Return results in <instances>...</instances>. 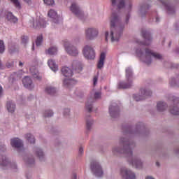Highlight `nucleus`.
I'll list each match as a JSON object with an SVG mask.
<instances>
[{
    "label": "nucleus",
    "mask_w": 179,
    "mask_h": 179,
    "mask_svg": "<svg viewBox=\"0 0 179 179\" xmlns=\"http://www.w3.org/2000/svg\"><path fill=\"white\" fill-rule=\"evenodd\" d=\"M136 52L138 57L147 64V65H150V64H152V61L154 59H162V58H163L162 55L155 52L150 50V49H145V54H143V52L141 50H137Z\"/></svg>",
    "instance_id": "obj_2"
},
{
    "label": "nucleus",
    "mask_w": 179,
    "mask_h": 179,
    "mask_svg": "<svg viewBox=\"0 0 179 179\" xmlns=\"http://www.w3.org/2000/svg\"><path fill=\"white\" fill-rule=\"evenodd\" d=\"M142 36L145 40V43H141L143 45H149L152 42V36H150V33L148 31L142 30L141 31Z\"/></svg>",
    "instance_id": "obj_13"
},
{
    "label": "nucleus",
    "mask_w": 179,
    "mask_h": 179,
    "mask_svg": "<svg viewBox=\"0 0 179 179\" xmlns=\"http://www.w3.org/2000/svg\"><path fill=\"white\" fill-rule=\"evenodd\" d=\"M47 26V23L44 20H41L37 24L36 27H45Z\"/></svg>",
    "instance_id": "obj_35"
},
{
    "label": "nucleus",
    "mask_w": 179,
    "mask_h": 179,
    "mask_svg": "<svg viewBox=\"0 0 179 179\" xmlns=\"http://www.w3.org/2000/svg\"><path fill=\"white\" fill-rule=\"evenodd\" d=\"M30 72L31 73L33 78L37 79L38 80H41V76H40V73H38V71L36 69L35 67L31 68Z\"/></svg>",
    "instance_id": "obj_22"
},
{
    "label": "nucleus",
    "mask_w": 179,
    "mask_h": 179,
    "mask_svg": "<svg viewBox=\"0 0 179 179\" xmlns=\"http://www.w3.org/2000/svg\"><path fill=\"white\" fill-rule=\"evenodd\" d=\"M57 50L56 47H52L49 48L48 51H46V53L49 54V55H55V54L57 53Z\"/></svg>",
    "instance_id": "obj_32"
},
{
    "label": "nucleus",
    "mask_w": 179,
    "mask_h": 179,
    "mask_svg": "<svg viewBox=\"0 0 179 179\" xmlns=\"http://www.w3.org/2000/svg\"><path fill=\"white\" fill-rule=\"evenodd\" d=\"M106 41H108V32L106 31L105 34Z\"/></svg>",
    "instance_id": "obj_48"
},
{
    "label": "nucleus",
    "mask_w": 179,
    "mask_h": 179,
    "mask_svg": "<svg viewBox=\"0 0 179 179\" xmlns=\"http://www.w3.org/2000/svg\"><path fill=\"white\" fill-rule=\"evenodd\" d=\"M48 15L49 17H51L52 19H55L57 20H58V19H59L58 14L54 10H50Z\"/></svg>",
    "instance_id": "obj_30"
},
{
    "label": "nucleus",
    "mask_w": 179,
    "mask_h": 179,
    "mask_svg": "<svg viewBox=\"0 0 179 179\" xmlns=\"http://www.w3.org/2000/svg\"><path fill=\"white\" fill-rule=\"evenodd\" d=\"M0 166H10V162H8L6 157L3 155L0 156Z\"/></svg>",
    "instance_id": "obj_28"
},
{
    "label": "nucleus",
    "mask_w": 179,
    "mask_h": 179,
    "mask_svg": "<svg viewBox=\"0 0 179 179\" xmlns=\"http://www.w3.org/2000/svg\"><path fill=\"white\" fill-rule=\"evenodd\" d=\"M2 94V87L0 86V96Z\"/></svg>",
    "instance_id": "obj_53"
},
{
    "label": "nucleus",
    "mask_w": 179,
    "mask_h": 179,
    "mask_svg": "<svg viewBox=\"0 0 179 179\" xmlns=\"http://www.w3.org/2000/svg\"><path fill=\"white\" fill-rule=\"evenodd\" d=\"M22 83L27 89H29L31 90L33 87H34V85L33 84V80H31V78L29 76H26L25 78H23L22 80Z\"/></svg>",
    "instance_id": "obj_15"
},
{
    "label": "nucleus",
    "mask_w": 179,
    "mask_h": 179,
    "mask_svg": "<svg viewBox=\"0 0 179 179\" xmlns=\"http://www.w3.org/2000/svg\"><path fill=\"white\" fill-rule=\"evenodd\" d=\"M131 7L132 4H131V3H129L128 9H131Z\"/></svg>",
    "instance_id": "obj_51"
},
{
    "label": "nucleus",
    "mask_w": 179,
    "mask_h": 179,
    "mask_svg": "<svg viewBox=\"0 0 179 179\" xmlns=\"http://www.w3.org/2000/svg\"><path fill=\"white\" fill-rule=\"evenodd\" d=\"M5 15L8 22H10L11 23H16V22H17V18L15 17L12 13L8 12L6 13Z\"/></svg>",
    "instance_id": "obj_23"
},
{
    "label": "nucleus",
    "mask_w": 179,
    "mask_h": 179,
    "mask_svg": "<svg viewBox=\"0 0 179 179\" xmlns=\"http://www.w3.org/2000/svg\"><path fill=\"white\" fill-rule=\"evenodd\" d=\"M156 22H159V17H156Z\"/></svg>",
    "instance_id": "obj_57"
},
{
    "label": "nucleus",
    "mask_w": 179,
    "mask_h": 179,
    "mask_svg": "<svg viewBox=\"0 0 179 179\" xmlns=\"http://www.w3.org/2000/svg\"><path fill=\"white\" fill-rule=\"evenodd\" d=\"M73 80H68V79H65L63 82L64 86H68V87H69V85H72V83H73Z\"/></svg>",
    "instance_id": "obj_39"
},
{
    "label": "nucleus",
    "mask_w": 179,
    "mask_h": 179,
    "mask_svg": "<svg viewBox=\"0 0 179 179\" xmlns=\"http://www.w3.org/2000/svg\"><path fill=\"white\" fill-rule=\"evenodd\" d=\"M167 108V104L164 102L159 101L157 103V110L158 111H164Z\"/></svg>",
    "instance_id": "obj_27"
},
{
    "label": "nucleus",
    "mask_w": 179,
    "mask_h": 179,
    "mask_svg": "<svg viewBox=\"0 0 179 179\" xmlns=\"http://www.w3.org/2000/svg\"><path fill=\"white\" fill-rule=\"evenodd\" d=\"M32 50H34V46L32 47Z\"/></svg>",
    "instance_id": "obj_60"
},
{
    "label": "nucleus",
    "mask_w": 179,
    "mask_h": 179,
    "mask_svg": "<svg viewBox=\"0 0 179 179\" xmlns=\"http://www.w3.org/2000/svg\"><path fill=\"white\" fill-rule=\"evenodd\" d=\"M16 106L12 101L7 102V110L9 113H14Z\"/></svg>",
    "instance_id": "obj_29"
},
{
    "label": "nucleus",
    "mask_w": 179,
    "mask_h": 179,
    "mask_svg": "<svg viewBox=\"0 0 179 179\" xmlns=\"http://www.w3.org/2000/svg\"><path fill=\"white\" fill-rule=\"evenodd\" d=\"M122 143L124 145V150L122 151H120V150H113V152H119V153H124L127 155V157L132 159V146H134V143H130L129 141L127 138L121 139Z\"/></svg>",
    "instance_id": "obj_3"
},
{
    "label": "nucleus",
    "mask_w": 179,
    "mask_h": 179,
    "mask_svg": "<svg viewBox=\"0 0 179 179\" xmlns=\"http://www.w3.org/2000/svg\"><path fill=\"white\" fill-rule=\"evenodd\" d=\"M36 155H37L38 157H39V159H41V157H44V153L40 149L37 150Z\"/></svg>",
    "instance_id": "obj_41"
},
{
    "label": "nucleus",
    "mask_w": 179,
    "mask_h": 179,
    "mask_svg": "<svg viewBox=\"0 0 179 179\" xmlns=\"http://www.w3.org/2000/svg\"><path fill=\"white\" fill-rule=\"evenodd\" d=\"M41 43H43V35H40L39 36L37 37L36 44L37 47L39 45H41Z\"/></svg>",
    "instance_id": "obj_36"
},
{
    "label": "nucleus",
    "mask_w": 179,
    "mask_h": 179,
    "mask_svg": "<svg viewBox=\"0 0 179 179\" xmlns=\"http://www.w3.org/2000/svg\"><path fill=\"white\" fill-rule=\"evenodd\" d=\"M159 2H161V3H162V5H164V6H165V8H166L169 12H171V13H174L175 12L174 7L170 6L168 0H159Z\"/></svg>",
    "instance_id": "obj_19"
},
{
    "label": "nucleus",
    "mask_w": 179,
    "mask_h": 179,
    "mask_svg": "<svg viewBox=\"0 0 179 179\" xmlns=\"http://www.w3.org/2000/svg\"><path fill=\"white\" fill-rule=\"evenodd\" d=\"M121 176L123 177V178L125 179H135L136 177L135 176V173H134L130 170H128L125 168H123L121 169Z\"/></svg>",
    "instance_id": "obj_11"
},
{
    "label": "nucleus",
    "mask_w": 179,
    "mask_h": 179,
    "mask_svg": "<svg viewBox=\"0 0 179 179\" xmlns=\"http://www.w3.org/2000/svg\"><path fill=\"white\" fill-rule=\"evenodd\" d=\"M0 68H2V63L0 62Z\"/></svg>",
    "instance_id": "obj_59"
},
{
    "label": "nucleus",
    "mask_w": 179,
    "mask_h": 179,
    "mask_svg": "<svg viewBox=\"0 0 179 179\" xmlns=\"http://www.w3.org/2000/svg\"><path fill=\"white\" fill-rule=\"evenodd\" d=\"M25 138L29 143H34L36 141L34 140V136L30 134H26Z\"/></svg>",
    "instance_id": "obj_31"
},
{
    "label": "nucleus",
    "mask_w": 179,
    "mask_h": 179,
    "mask_svg": "<svg viewBox=\"0 0 179 179\" xmlns=\"http://www.w3.org/2000/svg\"><path fill=\"white\" fill-rule=\"evenodd\" d=\"M11 2L15 5V8H17V9H20V3L18 0H10Z\"/></svg>",
    "instance_id": "obj_40"
},
{
    "label": "nucleus",
    "mask_w": 179,
    "mask_h": 179,
    "mask_svg": "<svg viewBox=\"0 0 179 179\" xmlns=\"http://www.w3.org/2000/svg\"><path fill=\"white\" fill-rule=\"evenodd\" d=\"M156 166L159 167V166H160V164L159 162H156Z\"/></svg>",
    "instance_id": "obj_58"
},
{
    "label": "nucleus",
    "mask_w": 179,
    "mask_h": 179,
    "mask_svg": "<svg viewBox=\"0 0 179 179\" xmlns=\"http://www.w3.org/2000/svg\"><path fill=\"white\" fill-rule=\"evenodd\" d=\"M48 65L49 68H50V69L53 71V72H57V71H58V66L57 65V64H55V62H54V60H48Z\"/></svg>",
    "instance_id": "obj_24"
},
{
    "label": "nucleus",
    "mask_w": 179,
    "mask_h": 179,
    "mask_svg": "<svg viewBox=\"0 0 179 179\" xmlns=\"http://www.w3.org/2000/svg\"><path fill=\"white\" fill-rule=\"evenodd\" d=\"M70 10L72 13H74V15H76L77 17H79V19H82V17H83V13L80 10V8H79V6H78L76 3H73L71 4Z\"/></svg>",
    "instance_id": "obj_9"
},
{
    "label": "nucleus",
    "mask_w": 179,
    "mask_h": 179,
    "mask_svg": "<svg viewBox=\"0 0 179 179\" xmlns=\"http://www.w3.org/2000/svg\"><path fill=\"white\" fill-rule=\"evenodd\" d=\"M92 125H93V120H92V118L90 117L87 118V120H86L87 129L90 130V129L92 128Z\"/></svg>",
    "instance_id": "obj_33"
},
{
    "label": "nucleus",
    "mask_w": 179,
    "mask_h": 179,
    "mask_svg": "<svg viewBox=\"0 0 179 179\" xmlns=\"http://www.w3.org/2000/svg\"><path fill=\"white\" fill-rule=\"evenodd\" d=\"M91 170L96 177H103V169L96 161H93L91 163Z\"/></svg>",
    "instance_id": "obj_7"
},
{
    "label": "nucleus",
    "mask_w": 179,
    "mask_h": 179,
    "mask_svg": "<svg viewBox=\"0 0 179 179\" xmlns=\"http://www.w3.org/2000/svg\"><path fill=\"white\" fill-rule=\"evenodd\" d=\"M85 107L89 113H91L92 108H93V105L92 103V99H90L86 103Z\"/></svg>",
    "instance_id": "obj_34"
},
{
    "label": "nucleus",
    "mask_w": 179,
    "mask_h": 179,
    "mask_svg": "<svg viewBox=\"0 0 179 179\" xmlns=\"http://www.w3.org/2000/svg\"><path fill=\"white\" fill-rule=\"evenodd\" d=\"M120 20L117 13H113L110 17V38L111 41H118L122 34V28L118 27Z\"/></svg>",
    "instance_id": "obj_1"
},
{
    "label": "nucleus",
    "mask_w": 179,
    "mask_h": 179,
    "mask_svg": "<svg viewBox=\"0 0 179 179\" xmlns=\"http://www.w3.org/2000/svg\"><path fill=\"white\" fill-rule=\"evenodd\" d=\"M112 6H117V9L125 8V1L124 0H112Z\"/></svg>",
    "instance_id": "obj_18"
},
{
    "label": "nucleus",
    "mask_w": 179,
    "mask_h": 179,
    "mask_svg": "<svg viewBox=\"0 0 179 179\" xmlns=\"http://www.w3.org/2000/svg\"><path fill=\"white\" fill-rule=\"evenodd\" d=\"M13 65V64H11L10 65H9L8 64H6V66H8V68H10V66H12Z\"/></svg>",
    "instance_id": "obj_54"
},
{
    "label": "nucleus",
    "mask_w": 179,
    "mask_h": 179,
    "mask_svg": "<svg viewBox=\"0 0 179 179\" xmlns=\"http://www.w3.org/2000/svg\"><path fill=\"white\" fill-rule=\"evenodd\" d=\"M129 162L134 167H136V169H142V162L139 159H134Z\"/></svg>",
    "instance_id": "obj_25"
},
{
    "label": "nucleus",
    "mask_w": 179,
    "mask_h": 179,
    "mask_svg": "<svg viewBox=\"0 0 179 179\" xmlns=\"http://www.w3.org/2000/svg\"><path fill=\"white\" fill-rule=\"evenodd\" d=\"M70 110L69 108L64 110V115H69Z\"/></svg>",
    "instance_id": "obj_47"
},
{
    "label": "nucleus",
    "mask_w": 179,
    "mask_h": 179,
    "mask_svg": "<svg viewBox=\"0 0 179 179\" xmlns=\"http://www.w3.org/2000/svg\"><path fill=\"white\" fill-rule=\"evenodd\" d=\"M126 78L129 83L127 84L124 82L120 83L117 85L118 89H129L132 86V70L129 67L126 69Z\"/></svg>",
    "instance_id": "obj_4"
},
{
    "label": "nucleus",
    "mask_w": 179,
    "mask_h": 179,
    "mask_svg": "<svg viewBox=\"0 0 179 179\" xmlns=\"http://www.w3.org/2000/svg\"><path fill=\"white\" fill-rule=\"evenodd\" d=\"M72 69L73 72H76V73H79L80 72H82L83 65L80 62L74 61L72 64Z\"/></svg>",
    "instance_id": "obj_16"
},
{
    "label": "nucleus",
    "mask_w": 179,
    "mask_h": 179,
    "mask_svg": "<svg viewBox=\"0 0 179 179\" xmlns=\"http://www.w3.org/2000/svg\"><path fill=\"white\" fill-rule=\"evenodd\" d=\"M73 179H76V174L74 173V174L73 175Z\"/></svg>",
    "instance_id": "obj_55"
},
{
    "label": "nucleus",
    "mask_w": 179,
    "mask_h": 179,
    "mask_svg": "<svg viewBox=\"0 0 179 179\" xmlns=\"http://www.w3.org/2000/svg\"><path fill=\"white\" fill-rule=\"evenodd\" d=\"M101 94L100 92H96L94 94V99H100Z\"/></svg>",
    "instance_id": "obj_45"
},
{
    "label": "nucleus",
    "mask_w": 179,
    "mask_h": 179,
    "mask_svg": "<svg viewBox=\"0 0 179 179\" xmlns=\"http://www.w3.org/2000/svg\"><path fill=\"white\" fill-rule=\"evenodd\" d=\"M46 5H54V0H43Z\"/></svg>",
    "instance_id": "obj_42"
},
{
    "label": "nucleus",
    "mask_w": 179,
    "mask_h": 179,
    "mask_svg": "<svg viewBox=\"0 0 179 179\" xmlns=\"http://www.w3.org/2000/svg\"><path fill=\"white\" fill-rule=\"evenodd\" d=\"M179 98H175L173 99V106L170 108V113L173 115H179Z\"/></svg>",
    "instance_id": "obj_12"
},
{
    "label": "nucleus",
    "mask_w": 179,
    "mask_h": 179,
    "mask_svg": "<svg viewBox=\"0 0 179 179\" xmlns=\"http://www.w3.org/2000/svg\"><path fill=\"white\" fill-rule=\"evenodd\" d=\"M106 59V53L101 52L99 57V61L97 64V68L99 69H101L103 66H104V60Z\"/></svg>",
    "instance_id": "obj_21"
},
{
    "label": "nucleus",
    "mask_w": 179,
    "mask_h": 179,
    "mask_svg": "<svg viewBox=\"0 0 179 179\" xmlns=\"http://www.w3.org/2000/svg\"><path fill=\"white\" fill-rule=\"evenodd\" d=\"M12 168H13V169H17L16 164H13L12 165Z\"/></svg>",
    "instance_id": "obj_52"
},
{
    "label": "nucleus",
    "mask_w": 179,
    "mask_h": 179,
    "mask_svg": "<svg viewBox=\"0 0 179 179\" xmlns=\"http://www.w3.org/2000/svg\"><path fill=\"white\" fill-rule=\"evenodd\" d=\"M19 66H23V63H22V62H20Z\"/></svg>",
    "instance_id": "obj_56"
},
{
    "label": "nucleus",
    "mask_w": 179,
    "mask_h": 179,
    "mask_svg": "<svg viewBox=\"0 0 179 179\" xmlns=\"http://www.w3.org/2000/svg\"><path fill=\"white\" fill-rule=\"evenodd\" d=\"M99 34V31L94 28H88L85 31V36L88 40H93Z\"/></svg>",
    "instance_id": "obj_10"
},
{
    "label": "nucleus",
    "mask_w": 179,
    "mask_h": 179,
    "mask_svg": "<svg viewBox=\"0 0 179 179\" xmlns=\"http://www.w3.org/2000/svg\"><path fill=\"white\" fill-rule=\"evenodd\" d=\"M24 1H26V0H24Z\"/></svg>",
    "instance_id": "obj_62"
},
{
    "label": "nucleus",
    "mask_w": 179,
    "mask_h": 179,
    "mask_svg": "<svg viewBox=\"0 0 179 179\" xmlns=\"http://www.w3.org/2000/svg\"><path fill=\"white\" fill-rule=\"evenodd\" d=\"M83 52L85 58L87 59H94V58H96V53L94 52V50L91 46L86 45L84 48Z\"/></svg>",
    "instance_id": "obj_6"
},
{
    "label": "nucleus",
    "mask_w": 179,
    "mask_h": 179,
    "mask_svg": "<svg viewBox=\"0 0 179 179\" xmlns=\"http://www.w3.org/2000/svg\"><path fill=\"white\" fill-rule=\"evenodd\" d=\"M45 92L48 93V94H50V96H54V94L57 93V90L52 86H48L45 89Z\"/></svg>",
    "instance_id": "obj_26"
},
{
    "label": "nucleus",
    "mask_w": 179,
    "mask_h": 179,
    "mask_svg": "<svg viewBox=\"0 0 179 179\" xmlns=\"http://www.w3.org/2000/svg\"><path fill=\"white\" fill-rule=\"evenodd\" d=\"M141 95L139 96H134V100L136 101H141V100H145V99H148L150 96H152V92L149 90L141 89Z\"/></svg>",
    "instance_id": "obj_8"
},
{
    "label": "nucleus",
    "mask_w": 179,
    "mask_h": 179,
    "mask_svg": "<svg viewBox=\"0 0 179 179\" xmlns=\"http://www.w3.org/2000/svg\"><path fill=\"white\" fill-rule=\"evenodd\" d=\"M128 20H129V15H127L126 17V22L128 23Z\"/></svg>",
    "instance_id": "obj_50"
},
{
    "label": "nucleus",
    "mask_w": 179,
    "mask_h": 179,
    "mask_svg": "<svg viewBox=\"0 0 179 179\" xmlns=\"http://www.w3.org/2000/svg\"><path fill=\"white\" fill-rule=\"evenodd\" d=\"M54 115V113H52V110H46L43 115V117L45 118L49 117H52Z\"/></svg>",
    "instance_id": "obj_37"
},
{
    "label": "nucleus",
    "mask_w": 179,
    "mask_h": 179,
    "mask_svg": "<svg viewBox=\"0 0 179 179\" xmlns=\"http://www.w3.org/2000/svg\"><path fill=\"white\" fill-rule=\"evenodd\" d=\"M5 51V44L3 43V41L0 40V54H3Z\"/></svg>",
    "instance_id": "obj_38"
},
{
    "label": "nucleus",
    "mask_w": 179,
    "mask_h": 179,
    "mask_svg": "<svg viewBox=\"0 0 179 179\" xmlns=\"http://www.w3.org/2000/svg\"><path fill=\"white\" fill-rule=\"evenodd\" d=\"M79 153H80V154L83 153V148L82 147L80 148V149H79Z\"/></svg>",
    "instance_id": "obj_49"
},
{
    "label": "nucleus",
    "mask_w": 179,
    "mask_h": 179,
    "mask_svg": "<svg viewBox=\"0 0 179 179\" xmlns=\"http://www.w3.org/2000/svg\"><path fill=\"white\" fill-rule=\"evenodd\" d=\"M27 40H29V38L27 36H22V42L24 44H26V43H27Z\"/></svg>",
    "instance_id": "obj_43"
},
{
    "label": "nucleus",
    "mask_w": 179,
    "mask_h": 179,
    "mask_svg": "<svg viewBox=\"0 0 179 179\" xmlns=\"http://www.w3.org/2000/svg\"><path fill=\"white\" fill-rule=\"evenodd\" d=\"M63 44L66 52H68L69 55L76 57V55L79 54L78 49H76L73 45H71V43H69L67 40L63 41Z\"/></svg>",
    "instance_id": "obj_5"
},
{
    "label": "nucleus",
    "mask_w": 179,
    "mask_h": 179,
    "mask_svg": "<svg viewBox=\"0 0 179 179\" xmlns=\"http://www.w3.org/2000/svg\"><path fill=\"white\" fill-rule=\"evenodd\" d=\"M109 114L112 118H117L120 115V108H118V106H110Z\"/></svg>",
    "instance_id": "obj_14"
},
{
    "label": "nucleus",
    "mask_w": 179,
    "mask_h": 179,
    "mask_svg": "<svg viewBox=\"0 0 179 179\" xmlns=\"http://www.w3.org/2000/svg\"><path fill=\"white\" fill-rule=\"evenodd\" d=\"M62 73L66 78H71L73 75V71H72V70L69 69L68 67L64 66L62 68Z\"/></svg>",
    "instance_id": "obj_20"
},
{
    "label": "nucleus",
    "mask_w": 179,
    "mask_h": 179,
    "mask_svg": "<svg viewBox=\"0 0 179 179\" xmlns=\"http://www.w3.org/2000/svg\"><path fill=\"white\" fill-rule=\"evenodd\" d=\"M0 148H3V146H2V145H0Z\"/></svg>",
    "instance_id": "obj_61"
},
{
    "label": "nucleus",
    "mask_w": 179,
    "mask_h": 179,
    "mask_svg": "<svg viewBox=\"0 0 179 179\" xmlns=\"http://www.w3.org/2000/svg\"><path fill=\"white\" fill-rule=\"evenodd\" d=\"M97 80H98L97 76H94L93 78L94 86H96V85H97Z\"/></svg>",
    "instance_id": "obj_46"
},
{
    "label": "nucleus",
    "mask_w": 179,
    "mask_h": 179,
    "mask_svg": "<svg viewBox=\"0 0 179 179\" xmlns=\"http://www.w3.org/2000/svg\"><path fill=\"white\" fill-rule=\"evenodd\" d=\"M27 164H34V159L31 158V159H29L27 161Z\"/></svg>",
    "instance_id": "obj_44"
},
{
    "label": "nucleus",
    "mask_w": 179,
    "mask_h": 179,
    "mask_svg": "<svg viewBox=\"0 0 179 179\" xmlns=\"http://www.w3.org/2000/svg\"><path fill=\"white\" fill-rule=\"evenodd\" d=\"M10 145L13 148H16L17 149L23 148V142H22L18 138L11 139Z\"/></svg>",
    "instance_id": "obj_17"
}]
</instances>
